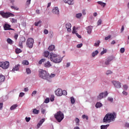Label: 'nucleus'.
<instances>
[{
  "label": "nucleus",
  "instance_id": "52",
  "mask_svg": "<svg viewBox=\"0 0 129 129\" xmlns=\"http://www.w3.org/2000/svg\"><path fill=\"white\" fill-rule=\"evenodd\" d=\"M124 51H125L124 48H121L120 49V53H121L122 54L123 53H124Z\"/></svg>",
  "mask_w": 129,
  "mask_h": 129
},
{
  "label": "nucleus",
  "instance_id": "45",
  "mask_svg": "<svg viewBox=\"0 0 129 129\" xmlns=\"http://www.w3.org/2000/svg\"><path fill=\"white\" fill-rule=\"evenodd\" d=\"M41 113H42V114H45V113H46V110L43 108L41 109Z\"/></svg>",
  "mask_w": 129,
  "mask_h": 129
},
{
  "label": "nucleus",
  "instance_id": "19",
  "mask_svg": "<svg viewBox=\"0 0 129 129\" xmlns=\"http://www.w3.org/2000/svg\"><path fill=\"white\" fill-rule=\"evenodd\" d=\"M44 121H45L44 118H42V119H41L40 120V122L37 124V127L38 128H39V127H40V125H42V124H43V122H44Z\"/></svg>",
  "mask_w": 129,
  "mask_h": 129
},
{
  "label": "nucleus",
  "instance_id": "16",
  "mask_svg": "<svg viewBox=\"0 0 129 129\" xmlns=\"http://www.w3.org/2000/svg\"><path fill=\"white\" fill-rule=\"evenodd\" d=\"M64 1L66 4H68V5H74V2L73 1H71V0H64Z\"/></svg>",
  "mask_w": 129,
  "mask_h": 129
},
{
  "label": "nucleus",
  "instance_id": "25",
  "mask_svg": "<svg viewBox=\"0 0 129 129\" xmlns=\"http://www.w3.org/2000/svg\"><path fill=\"white\" fill-rule=\"evenodd\" d=\"M54 49H55V46L54 45H51L48 47L49 51H53Z\"/></svg>",
  "mask_w": 129,
  "mask_h": 129
},
{
  "label": "nucleus",
  "instance_id": "34",
  "mask_svg": "<svg viewBox=\"0 0 129 129\" xmlns=\"http://www.w3.org/2000/svg\"><path fill=\"white\" fill-rule=\"evenodd\" d=\"M100 44V41L98 40L95 43L94 46H95L96 47L98 46H99Z\"/></svg>",
  "mask_w": 129,
  "mask_h": 129
},
{
  "label": "nucleus",
  "instance_id": "29",
  "mask_svg": "<svg viewBox=\"0 0 129 129\" xmlns=\"http://www.w3.org/2000/svg\"><path fill=\"white\" fill-rule=\"evenodd\" d=\"M33 113L34 114H38L39 113V110H37L36 108L33 109Z\"/></svg>",
  "mask_w": 129,
  "mask_h": 129
},
{
  "label": "nucleus",
  "instance_id": "32",
  "mask_svg": "<svg viewBox=\"0 0 129 129\" xmlns=\"http://www.w3.org/2000/svg\"><path fill=\"white\" fill-rule=\"evenodd\" d=\"M16 54H20V53H22V50H21V49L20 48H16Z\"/></svg>",
  "mask_w": 129,
  "mask_h": 129
},
{
  "label": "nucleus",
  "instance_id": "23",
  "mask_svg": "<svg viewBox=\"0 0 129 129\" xmlns=\"http://www.w3.org/2000/svg\"><path fill=\"white\" fill-rule=\"evenodd\" d=\"M76 30H78V27L76 28L75 26H74L73 28L72 33L76 34H77V31H76Z\"/></svg>",
  "mask_w": 129,
  "mask_h": 129
},
{
  "label": "nucleus",
  "instance_id": "3",
  "mask_svg": "<svg viewBox=\"0 0 129 129\" xmlns=\"http://www.w3.org/2000/svg\"><path fill=\"white\" fill-rule=\"evenodd\" d=\"M39 76L40 78H42V79H44L45 80H47V81H50V76H49V73L44 70H39Z\"/></svg>",
  "mask_w": 129,
  "mask_h": 129
},
{
  "label": "nucleus",
  "instance_id": "1",
  "mask_svg": "<svg viewBox=\"0 0 129 129\" xmlns=\"http://www.w3.org/2000/svg\"><path fill=\"white\" fill-rule=\"evenodd\" d=\"M115 118H116V114L115 112L108 113L103 118V122H111Z\"/></svg>",
  "mask_w": 129,
  "mask_h": 129
},
{
  "label": "nucleus",
  "instance_id": "39",
  "mask_svg": "<svg viewBox=\"0 0 129 129\" xmlns=\"http://www.w3.org/2000/svg\"><path fill=\"white\" fill-rule=\"evenodd\" d=\"M54 98H55V96L53 95H51L50 97V101H54Z\"/></svg>",
  "mask_w": 129,
  "mask_h": 129
},
{
  "label": "nucleus",
  "instance_id": "47",
  "mask_svg": "<svg viewBox=\"0 0 129 129\" xmlns=\"http://www.w3.org/2000/svg\"><path fill=\"white\" fill-rule=\"evenodd\" d=\"M62 95H67V91H66V90H63V91H62Z\"/></svg>",
  "mask_w": 129,
  "mask_h": 129
},
{
  "label": "nucleus",
  "instance_id": "15",
  "mask_svg": "<svg viewBox=\"0 0 129 129\" xmlns=\"http://www.w3.org/2000/svg\"><path fill=\"white\" fill-rule=\"evenodd\" d=\"M52 13L53 14H55V15H59V9L58 8V7H55L52 10Z\"/></svg>",
  "mask_w": 129,
  "mask_h": 129
},
{
  "label": "nucleus",
  "instance_id": "12",
  "mask_svg": "<svg viewBox=\"0 0 129 129\" xmlns=\"http://www.w3.org/2000/svg\"><path fill=\"white\" fill-rule=\"evenodd\" d=\"M4 29L5 31H8V30H11L12 31L14 30V29L11 28V25L10 24H5L4 26Z\"/></svg>",
  "mask_w": 129,
  "mask_h": 129
},
{
  "label": "nucleus",
  "instance_id": "2",
  "mask_svg": "<svg viewBox=\"0 0 129 129\" xmlns=\"http://www.w3.org/2000/svg\"><path fill=\"white\" fill-rule=\"evenodd\" d=\"M49 59L51 62L55 63H61L62 60H63V58L60 57V56L52 52L50 53Z\"/></svg>",
  "mask_w": 129,
  "mask_h": 129
},
{
  "label": "nucleus",
  "instance_id": "7",
  "mask_svg": "<svg viewBox=\"0 0 129 129\" xmlns=\"http://www.w3.org/2000/svg\"><path fill=\"white\" fill-rule=\"evenodd\" d=\"M26 45L28 48H33L34 45V39L32 38H29L27 40Z\"/></svg>",
  "mask_w": 129,
  "mask_h": 129
},
{
  "label": "nucleus",
  "instance_id": "5",
  "mask_svg": "<svg viewBox=\"0 0 129 129\" xmlns=\"http://www.w3.org/2000/svg\"><path fill=\"white\" fill-rule=\"evenodd\" d=\"M0 15L4 18L5 19H8V18H10V17H15V15L12 13H5L4 11H2L0 12Z\"/></svg>",
  "mask_w": 129,
  "mask_h": 129
},
{
  "label": "nucleus",
  "instance_id": "44",
  "mask_svg": "<svg viewBox=\"0 0 129 129\" xmlns=\"http://www.w3.org/2000/svg\"><path fill=\"white\" fill-rule=\"evenodd\" d=\"M102 23V20H101V19H99L97 22V25L100 26V25H101Z\"/></svg>",
  "mask_w": 129,
  "mask_h": 129
},
{
  "label": "nucleus",
  "instance_id": "59",
  "mask_svg": "<svg viewBox=\"0 0 129 129\" xmlns=\"http://www.w3.org/2000/svg\"><path fill=\"white\" fill-rule=\"evenodd\" d=\"M76 35L77 37H78V38H79V39H81L82 38V37H81V35H79V34H78V33H76Z\"/></svg>",
  "mask_w": 129,
  "mask_h": 129
},
{
  "label": "nucleus",
  "instance_id": "37",
  "mask_svg": "<svg viewBox=\"0 0 129 129\" xmlns=\"http://www.w3.org/2000/svg\"><path fill=\"white\" fill-rule=\"evenodd\" d=\"M82 17V14L81 13H79L76 15V18H77L78 19H80V18Z\"/></svg>",
  "mask_w": 129,
  "mask_h": 129
},
{
  "label": "nucleus",
  "instance_id": "56",
  "mask_svg": "<svg viewBox=\"0 0 129 129\" xmlns=\"http://www.w3.org/2000/svg\"><path fill=\"white\" fill-rule=\"evenodd\" d=\"M25 120L26 121H27V122H29V121H30V120H31V118L30 117H26L25 118Z\"/></svg>",
  "mask_w": 129,
  "mask_h": 129
},
{
  "label": "nucleus",
  "instance_id": "54",
  "mask_svg": "<svg viewBox=\"0 0 129 129\" xmlns=\"http://www.w3.org/2000/svg\"><path fill=\"white\" fill-rule=\"evenodd\" d=\"M106 52H107L106 49L103 50L102 51H101V55H103V54H105V53H106Z\"/></svg>",
  "mask_w": 129,
  "mask_h": 129
},
{
  "label": "nucleus",
  "instance_id": "55",
  "mask_svg": "<svg viewBox=\"0 0 129 129\" xmlns=\"http://www.w3.org/2000/svg\"><path fill=\"white\" fill-rule=\"evenodd\" d=\"M112 74V72H111V71H107L106 72V75H109V74Z\"/></svg>",
  "mask_w": 129,
  "mask_h": 129
},
{
  "label": "nucleus",
  "instance_id": "40",
  "mask_svg": "<svg viewBox=\"0 0 129 129\" xmlns=\"http://www.w3.org/2000/svg\"><path fill=\"white\" fill-rule=\"evenodd\" d=\"M45 61H46V59L42 58L40 60H39L38 63H39V64L41 65V64H42V63H43V62H45Z\"/></svg>",
  "mask_w": 129,
  "mask_h": 129
},
{
  "label": "nucleus",
  "instance_id": "51",
  "mask_svg": "<svg viewBox=\"0 0 129 129\" xmlns=\"http://www.w3.org/2000/svg\"><path fill=\"white\" fill-rule=\"evenodd\" d=\"M37 94V91H33L31 94V96H34V95H36Z\"/></svg>",
  "mask_w": 129,
  "mask_h": 129
},
{
  "label": "nucleus",
  "instance_id": "20",
  "mask_svg": "<svg viewBox=\"0 0 129 129\" xmlns=\"http://www.w3.org/2000/svg\"><path fill=\"white\" fill-rule=\"evenodd\" d=\"M87 33L89 34H91V32H92V26H90L87 28Z\"/></svg>",
  "mask_w": 129,
  "mask_h": 129
},
{
  "label": "nucleus",
  "instance_id": "58",
  "mask_svg": "<svg viewBox=\"0 0 129 129\" xmlns=\"http://www.w3.org/2000/svg\"><path fill=\"white\" fill-rule=\"evenodd\" d=\"M25 95V93L21 92L19 94V97H23Z\"/></svg>",
  "mask_w": 129,
  "mask_h": 129
},
{
  "label": "nucleus",
  "instance_id": "17",
  "mask_svg": "<svg viewBox=\"0 0 129 129\" xmlns=\"http://www.w3.org/2000/svg\"><path fill=\"white\" fill-rule=\"evenodd\" d=\"M20 64H16L15 67L13 69L12 71H18L19 69H20Z\"/></svg>",
  "mask_w": 129,
  "mask_h": 129
},
{
  "label": "nucleus",
  "instance_id": "43",
  "mask_svg": "<svg viewBox=\"0 0 129 129\" xmlns=\"http://www.w3.org/2000/svg\"><path fill=\"white\" fill-rule=\"evenodd\" d=\"M11 22L13 23H17V22H18V20H17V19H14V18H12L11 20Z\"/></svg>",
  "mask_w": 129,
  "mask_h": 129
},
{
  "label": "nucleus",
  "instance_id": "50",
  "mask_svg": "<svg viewBox=\"0 0 129 129\" xmlns=\"http://www.w3.org/2000/svg\"><path fill=\"white\" fill-rule=\"evenodd\" d=\"M82 118H86V119H87V120H88V116L86 115H83Z\"/></svg>",
  "mask_w": 129,
  "mask_h": 129
},
{
  "label": "nucleus",
  "instance_id": "46",
  "mask_svg": "<svg viewBox=\"0 0 129 129\" xmlns=\"http://www.w3.org/2000/svg\"><path fill=\"white\" fill-rule=\"evenodd\" d=\"M49 102H50V99L49 98H46L44 101L45 103H49Z\"/></svg>",
  "mask_w": 129,
  "mask_h": 129
},
{
  "label": "nucleus",
  "instance_id": "11",
  "mask_svg": "<svg viewBox=\"0 0 129 129\" xmlns=\"http://www.w3.org/2000/svg\"><path fill=\"white\" fill-rule=\"evenodd\" d=\"M114 59V57L111 56H109L105 60V65H109V62L112 61Z\"/></svg>",
  "mask_w": 129,
  "mask_h": 129
},
{
  "label": "nucleus",
  "instance_id": "57",
  "mask_svg": "<svg viewBox=\"0 0 129 129\" xmlns=\"http://www.w3.org/2000/svg\"><path fill=\"white\" fill-rule=\"evenodd\" d=\"M18 37H19V35L17 33H15L14 35V38L15 39V40H18Z\"/></svg>",
  "mask_w": 129,
  "mask_h": 129
},
{
  "label": "nucleus",
  "instance_id": "30",
  "mask_svg": "<svg viewBox=\"0 0 129 129\" xmlns=\"http://www.w3.org/2000/svg\"><path fill=\"white\" fill-rule=\"evenodd\" d=\"M98 54V50H96L92 53V57H95Z\"/></svg>",
  "mask_w": 129,
  "mask_h": 129
},
{
  "label": "nucleus",
  "instance_id": "9",
  "mask_svg": "<svg viewBox=\"0 0 129 129\" xmlns=\"http://www.w3.org/2000/svg\"><path fill=\"white\" fill-rule=\"evenodd\" d=\"M26 43V38L24 36H22L20 38V41L19 43V46L20 48H23V44Z\"/></svg>",
  "mask_w": 129,
  "mask_h": 129
},
{
  "label": "nucleus",
  "instance_id": "49",
  "mask_svg": "<svg viewBox=\"0 0 129 129\" xmlns=\"http://www.w3.org/2000/svg\"><path fill=\"white\" fill-rule=\"evenodd\" d=\"M41 23H42V21H39L38 22H35V26H36V27H38V26H39V24H41Z\"/></svg>",
  "mask_w": 129,
  "mask_h": 129
},
{
  "label": "nucleus",
  "instance_id": "8",
  "mask_svg": "<svg viewBox=\"0 0 129 129\" xmlns=\"http://www.w3.org/2000/svg\"><path fill=\"white\" fill-rule=\"evenodd\" d=\"M107 95H108V93H107V91L101 93H100L99 96H98L97 99L98 100H100L101 99H102V98H104V97H106Z\"/></svg>",
  "mask_w": 129,
  "mask_h": 129
},
{
  "label": "nucleus",
  "instance_id": "61",
  "mask_svg": "<svg viewBox=\"0 0 129 129\" xmlns=\"http://www.w3.org/2000/svg\"><path fill=\"white\" fill-rule=\"evenodd\" d=\"M83 45V44H82V43H80L79 44H78L77 45V48H81L82 47Z\"/></svg>",
  "mask_w": 129,
  "mask_h": 129
},
{
  "label": "nucleus",
  "instance_id": "22",
  "mask_svg": "<svg viewBox=\"0 0 129 129\" xmlns=\"http://www.w3.org/2000/svg\"><path fill=\"white\" fill-rule=\"evenodd\" d=\"M97 3L98 4V5H100V6H101V7H102L103 8H104L105 6H106V4L103 3L102 2L98 1Z\"/></svg>",
  "mask_w": 129,
  "mask_h": 129
},
{
  "label": "nucleus",
  "instance_id": "4",
  "mask_svg": "<svg viewBox=\"0 0 129 129\" xmlns=\"http://www.w3.org/2000/svg\"><path fill=\"white\" fill-rule=\"evenodd\" d=\"M54 117L58 122H61L64 119V114L61 111H59L54 114Z\"/></svg>",
  "mask_w": 129,
  "mask_h": 129
},
{
  "label": "nucleus",
  "instance_id": "18",
  "mask_svg": "<svg viewBox=\"0 0 129 129\" xmlns=\"http://www.w3.org/2000/svg\"><path fill=\"white\" fill-rule=\"evenodd\" d=\"M51 66H52V64H51V62H50L49 61L44 63V67L46 68H49V67H51Z\"/></svg>",
  "mask_w": 129,
  "mask_h": 129
},
{
  "label": "nucleus",
  "instance_id": "6",
  "mask_svg": "<svg viewBox=\"0 0 129 129\" xmlns=\"http://www.w3.org/2000/svg\"><path fill=\"white\" fill-rule=\"evenodd\" d=\"M0 67L3 69H8L10 67V62L8 61H0Z\"/></svg>",
  "mask_w": 129,
  "mask_h": 129
},
{
  "label": "nucleus",
  "instance_id": "28",
  "mask_svg": "<svg viewBox=\"0 0 129 129\" xmlns=\"http://www.w3.org/2000/svg\"><path fill=\"white\" fill-rule=\"evenodd\" d=\"M17 106H18V105H17V104H14V105H12L10 107L11 110H14V109H16V108H17Z\"/></svg>",
  "mask_w": 129,
  "mask_h": 129
},
{
  "label": "nucleus",
  "instance_id": "33",
  "mask_svg": "<svg viewBox=\"0 0 129 129\" xmlns=\"http://www.w3.org/2000/svg\"><path fill=\"white\" fill-rule=\"evenodd\" d=\"M22 64L23 65H29V61L28 60H23L22 61Z\"/></svg>",
  "mask_w": 129,
  "mask_h": 129
},
{
  "label": "nucleus",
  "instance_id": "27",
  "mask_svg": "<svg viewBox=\"0 0 129 129\" xmlns=\"http://www.w3.org/2000/svg\"><path fill=\"white\" fill-rule=\"evenodd\" d=\"M7 43L10 45H13V40L11 38H8L7 40Z\"/></svg>",
  "mask_w": 129,
  "mask_h": 129
},
{
  "label": "nucleus",
  "instance_id": "41",
  "mask_svg": "<svg viewBox=\"0 0 129 129\" xmlns=\"http://www.w3.org/2000/svg\"><path fill=\"white\" fill-rule=\"evenodd\" d=\"M55 75H56L55 74H51V75H49V81H49V82L51 81L50 80V78H53V77H55Z\"/></svg>",
  "mask_w": 129,
  "mask_h": 129
},
{
  "label": "nucleus",
  "instance_id": "10",
  "mask_svg": "<svg viewBox=\"0 0 129 129\" xmlns=\"http://www.w3.org/2000/svg\"><path fill=\"white\" fill-rule=\"evenodd\" d=\"M112 83L113 84L115 88H120L121 87V85H120V83L117 82L116 81H112Z\"/></svg>",
  "mask_w": 129,
  "mask_h": 129
},
{
  "label": "nucleus",
  "instance_id": "64",
  "mask_svg": "<svg viewBox=\"0 0 129 129\" xmlns=\"http://www.w3.org/2000/svg\"><path fill=\"white\" fill-rule=\"evenodd\" d=\"M122 94H123L124 95L126 96V95H127V92H126L123 91L122 92Z\"/></svg>",
  "mask_w": 129,
  "mask_h": 129
},
{
  "label": "nucleus",
  "instance_id": "42",
  "mask_svg": "<svg viewBox=\"0 0 129 129\" xmlns=\"http://www.w3.org/2000/svg\"><path fill=\"white\" fill-rule=\"evenodd\" d=\"M31 1L32 0H27L26 3V6H30V5H31Z\"/></svg>",
  "mask_w": 129,
  "mask_h": 129
},
{
  "label": "nucleus",
  "instance_id": "62",
  "mask_svg": "<svg viewBox=\"0 0 129 129\" xmlns=\"http://www.w3.org/2000/svg\"><path fill=\"white\" fill-rule=\"evenodd\" d=\"M123 88L124 89V90H127L128 87L126 86V85H124L123 86Z\"/></svg>",
  "mask_w": 129,
  "mask_h": 129
},
{
  "label": "nucleus",
  "instance_id": "38",
  "mask_svg": "<svg viewBox=\"0 0 129 129\" xmlns=\"http://www.w3.org/2000/svg\"><path fill=\"white\" fill-rule=\"evenodd\" d=\"M11 8L12 10H15V11H19V8H18V7H15V6H11Z\"/></svg>",
  "mask_w": 129,
  "mask_h": 129
},
{
  "label": "nucleus",
  "instance_id": "35",
  "mask_svg": "<svg viewBox=\"0 0 129 129\" xmlns=\"http://www.w3.org/2000/svg\"><path fill=\"white\" fill-rule=\"evenodd\" d=\"M71 101L72 104H74V103H75V99H74V97H71Z\"/></svg>",
  "mask_w": 129,
  "mask_h": 129
},
{
  "label": "nucleus",
  "instance_id": "31",
  "mask_svg": "<svg viewBox=\"0 0 129 129\" xmlns=\"http://www.w3.org/2000/svg\"><path fill=\"white\" fill-rule=\"evenodd\" d=\"M44 56L47 57H49V55H50V52L48 51H46L44 52Z\"/></svg>",
  "mask_w": 129,
  "mask_h": 129
},
{
  "label": "nucleus",
  "instance_id": "60",
  "mask_svg": "<svg viewBox=\"0 0 129 129\" xmlns=\"http://www.w3.org/2000/svg\"><path fill=\"white\" fill-rule=\"evenodd\" d=\"M108 100L109 101H110L111 102H112L113 101V98H110V97H108Z\"/></svg>",
  "mask_w": 129,
  "mask_h": 129
},
{
  "label": "nucleus",
  "instance_id": "48",
  "mask_svg": "<svg viewBox=\"0 0 129 129\" xmlns=\"http://www.w3.org/2000/svg\"><path fill=\"white\" fill-rule=\"evenodd\" d=\"M26 73L27 74H31V70L29 68L26 69Z\"/></svg>",
  "mask_w": 129,
  "mask_h": 129
},
{
  "label": "nucleus",
  "instance_id": "13",
  "mask_svg": "<svg viewBox=\"0 0 129 129\" xmlns=\"http://www.w3.org/2000/svg\"><path fill=\"white\" fill-rule=\"evenodd\" d=\"M55 95L57 96H62V89H57L55 91Z\"/></svg>",
  "mask_w": 129,
  "mask_h": 129
},
{
  "label": "nucleus",
  "instance_id": "36",
  "mask_svg": "<svg viewBox=\"0 0 129 129\" xmlns=\"http://www.w3.org/2000/svg\"><path fill=\"white\" fill-rule=\"evenodd\" d=\"M75 121L76 122V125H79V122L80 121V120H79V118H76L75 119Z\"/></svg>",
  "mask_w": 129,
  "mask_h": 129
},
{
  "label": "nucleus",
  "instance_id": "14",
  "mask_svg": "<svg viewBox=\"0 0 129 129\" xmlns=\"http://www.w3.org/2000/svg\"><path fill=\"white\" fill-rule=\"evenodd\" d=\"M71 27H72L71 24L69 23L66 24V29H67L68 32H69L70 33L72 31Z\"/></svg>",
  "mask_w": 129,
  "mask_h": 129
},
{
  "label": "nucleus",
  "instance_id": "24",
  "mask_svg": "<svg viewBox=\"0 0 129 129\" xmlns=\"http://www.w3.org/2000/svg\"><path fill=\"white\" fill-rule=\"evenodd\" d=\"M109 126V124L102 125L100 126L101 129H107V127Z\"/></svg>",
  "mask_w": 129,
  "mask_h": 129
},
{
  "label": "nucleus",
  "instance_id": "21",
  "mask_svg": "<svg viewBox=\"0 0 129 129\" xmlns=\"http://www.w3.org/2000/svg\"><path fill=\"white\" fill-rule=\"evenodd\" d=\"M6 80V77L3 75H0V83L4 82Z\"/></svg>",
  "mask_w": 129,
  "mask_h": 129
},
{
  "label": "nucleus",
  "instance_id": "53",
  "mask_svg": "<svg viewBox=\"0 0 129 129\" xmlns=\"http://www.w3.org/2000/svg\"><path fill=\"white\" fill-rule=\"evenodd\" d=\"M110 38H111V35H109V36L105 37V40L106 41H107V40H109V39H110Z\"/></svg>",
  "mask_w": 129,
  "mask_h": 129
},
{
  "label": "nucleus",
  "instance_id": "63",
  "mask_svg": "<svg viewBox=\"0 0 129 129\" xmlns=\"http://www.w3.org/2000/svg\"><path fill=\"white\" fill-rule=\"evenodd\" d=\"M44 33L47 35V34H48L49 33V31H48V30L47 29H45L44 31Z\"/></svg>",
  "mask_w": 129,
  "mask_h": 129
},
{
  "label": "nucleus",
  "instance_id": "26",
  "mask_svg": "<svg viewBox=\"0 0 129 129\" xmlns=\"http://www.w3.org/2000/svg\"><path fill=\"white\" fill-rule=\"evenodd\" d=\"M101 106H102V104H101V103H100V102H97L96 104V107H97V108L101 107Z\"/></svg>",
  "mask_w": 129,
  "mask_h": 129
}]
</instances>
